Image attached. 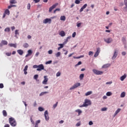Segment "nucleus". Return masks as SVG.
<instances>
[{
	"label": "nucleus",
	"instance_id": "1",
	"mask_svg": "<svg viewBox=\"0 0 127 127\" xmlns=\"http://www.w3.org/2000/svg\"><path fill=\"white\" fill-rule=\"evenodd\" d=\"M9 123L11 127L16 126V121H15V119L12 117L9 118Z\"/></svg>",
	"mask_w": 127,
	"mask_h": 127
},
{
	"label": "nucleus",
	"instance_id": "2",
	"mask_svg": "<svg viewBox=\"0 0 127 127\" xmlns=\"http://www.w3.org/2000/svg\"><path fill=\"white\" fill-rule=\"evenodd\" d=\"M92 71L93 73L95 74V75H102V74L104 73L103 71H99L96 69H93Z\"/></svg>",
	"mask_w": 127,
	"mask_h": 127
},
{
	"label": "nucleus",
	"instance_id": "3",
	"mask_svg": "<svg viewBox=\"0 0 127 127\" xmlns=\"http://www.w3.org/2000/svg\"><path fill=\"white\" fill-rule=\"evenodd\" d=\"M80 83H76L73 85V86L70 88L69 90H74V89H76V88H78L79 86H80Z\"/></svg>",
	"mask_w": 127,
	"mask_h": 127
},
{
	"label": "nucleus",
	"instance_id": "4",
	"mask_svg": "<svg viewBox=\"0 0 127 127\" xmlns=\"http://www.w3.org/2000/svg\"><path fill=\"white\" fill-rule=\"evenodd\" d=\"M41 70H44V65L42 64L38 65L37 71H41Z\"/></svg>",
	"mask_w": 127,
	"mask_h": 127
},
{
	"label": "nucleus",
	"instance_id": "5",
	"mask_svg": "<svg viewBox=\"0 0 127 127\" xmlns=\"http://www.w3.org/2000/svg\"><path fill=\"white\" fill-rule=\"evenodd\" d=\"M58 3H56L55 4H53L51 7H50L49 10V12H51V11H52V10L54 9V8H55V7H56V6L58 5Z\"/></svg>",
	"mask_w": 127,
	"mask_h": 127
},
{
	"label": "nucleus",
	"instance_id": "6",
	"mask_svg": "<svg viewBox=\"0 0 127 127\" xmlns=\"http://www.w3.org/2000/svg\"><path fill=\"white\" fill-rule=\"evenodd\" d=\"M100 52H101V49L100 48H97V51L94 54V57H98V56H99V54H100Z\"/></svg>",
	"mask_w": 127,
	"mask_h": 127
},
{
	"label": "nucleus",
	"instance_id": "7",
	"mask_svg": "<svg viewBox=\"0 0 127 127\" xmlns=\"http://www.w3.org/2000/svg\"><path fill=\"white\" fill-rule=\"evenodd\" d=\"M44 80L43 81L42 83L44 85H47V82H48V78H47V76L45 75L44 76Z\"/></svg>",
	"mask_w": 127,
	"mask_h": 127
},
{
	"label": "nucleus",
	"instance_id": "8",
	"mask_svg": "<svg viewBox=\"0 0 127 127\" xmlns=\"http://www.w3.org/2000/svg\"><path fill=\"white\" fill-rule=\"evenodd\" d=\"M43 23L46 24V23H51V19L50 18H46L43 21Z\"/></svg>",
	"mask_w": 127,
	"mask_h": 127
},
{
	"label": "nucleus",
	"instance_id": "9",
	"mask_svg": "<svg viewBox=\"0 0 127 127\" xmlns=\"http://www.w3.org/2000/svg\"><path fill=\"white\" fill-rule=\"evenodd\" d=\"M91 101L89 100L88 99H85V102H84V104L86 105V106L88 107V106L91 105Z\"/></svg>",
	"mask_w": 127,
	"mask_h": 127
},
{
	"label": "nucleus",
	"instance_id": "10",
	"mask_svg": "<svg viewBox=\"0 0 127 127\" xmlns=\"http://www.w3.org/2000/svg\"><path fill=\"white\" fill-rule=\"evenodd\" d=\"M104 41L106 42V43H111V42H113V39L112 38H109L106 39H104Z\"/></svg>",
	"mask_w": 127,
	"mask_h": 127
},
{
	"label": "nucleus",
	"instance_id": "11",
	"mask_svg": "<svg viewBox=\"0 0 127 127\" xmlns=\"http://www.w3.org/2000/svg\"><path fill=\"white\" fill-rule=\"evenodd\" d=\"M44 116L46 121H48L49 120V117H48V111H46L45 112Z\"/></svg>",
	"mask_w": 127,
	"mask_h": 127
},
{
	"label": "nucleus",
	"instance_id": "12",
	"mask_svg": "<svg viewBox=\"0 0 127 127\" xmlns=\"http://www.w3.org/2000/svg\"><path fill=\"white\" fill-rule=\"evenodd\" d=\"M2 45H7V41L5 40H2L0 44V46H2Z\"/></svg>",
	"mask_w": 127,
	"mask_h": 127
},
{
	"label": "nucleus",
	"instance_id": "13",
	"mask_svg": "<svg viewBox=\"0 0 127 127\" xmlns=\"http://www.w3.org/2000/svg\"><path fill=\"white\" fill-rule=\"evenodd\" d=\"M87 6H88V4H85L84 5H83V6L80 9V12H82V11H83L84 9H85V8L87 7Z\"/></svg>",
	"mask_w": 127,
	"mask_h": 127
},
{
	"label": "nucleus",
	"instance_id": "14",
	"mask_svg": "<svg viewBox=\"0 0 127 127\" xmlns=\"http://www.w3.org/2000/svg\"><path fill=\"white\" fill-rule=\"evenodd\" d=\"M32 54V51L31 50H29L28 51V54L25 56V57H28V56H30Z\"/></svg>",
	"mask_w": 127,
	"mask_h": 127
},
{
	"label": "nucleus",
	"instance_id": "15",
	"mask_svg": "<svg viewBox=\"0 0 127 127\" xmlns=\"http://www.w3.org/2000/svg\"><path fill=\"white\" fill-rule=\"evenodd\" d=\"M27 69H28V65H26L23 69L25 75H26L27 74V71H27Z\"/></svg>",
	"mask_w": 127,
	"mask_h": 127
},
{
	"label": "nucleus",
	"instance_id": "16",
	"mask_svg": "<svg viewBox=\"0 0 127 127\" xmlns=\"http://www.w3.org/2000/svg\"><path fill=\"white\" fill-rule=\"evenodd\" d=\"M121 111H122V109H121V108L118 109L114 114V117H116V116H117L119 114V113H120V112H121Z\"/></svg>",
	"mask_w": 127,
	"mask_h": 127
},
{
	"label": "nucleus",
	"instance_id": "17",
	"mask_svg": "<svg viewBox=\"0 0 127 127\" xmlns=\"http://www.w3.org/2000/svg\"><path fill=\"white\" fill-rule=\"evenodd\" d=\"M127 78V74H124L123 76L120 77L121 81H124L125 79Z\"/></svg>",
	"mask_w": 127,
	"mask_h": 127
},
{
	"label": "nucleus",
	"instance_id": "18",
	"mask_svg": "<svg viewBox=\"0 0 127 127\" xmlns=\"http://www.w3.org/2000/svg\"><path fill=\"white\" fill-rule=\"evenodd\" d=\"M17 52L18 53L19 55H23V51L22 50H18Z\"/></svg>",
	"mask_w": 127,
	"mask_h": 127
},
{
	"label": "nucleus",
	"instance_id": "19",
	"mask_svg": "<svg viewBox=\"0 0 127 127\" xmlns=\"http://www.w3.org/2000/svg\"><path fill=\"white\" fill-rule=\"evenodd\" d=\"M117 56H118V54L117 53V51H115L114 54L112 57V59H116L117 58Z\"/></svg>",
	"mask_w": 127,
	"mask_h": 127
},
{
	"label": "nucleus",
	"instance_id": "20",
	"mask_svg": "<svg viewBox=\"0 0 127 127\" xmlns=\"http://www.w3.org/2000/svg\"><path fill=\"white\" fill-rule=\"evenodd\" d=\"M122 41L123 44H127V40L126 39V38L123 37L122 38Z\"/></svg>",
	"mask_w": 127,
	"mask_h": 127
},
{
	"label": "nucleus",
	"instance_id": "21",
	"mask_svg": "<svg viewBox=\"0 0 127 127\" xmlns=\"http://www.w3.org/2000/svg\"><path fill=\"white\" fill-rule=\"evenodd\" d=\"M8 46H10V47H14V48H16V44H9Z\"/></svg>",
	"mask_w": 127,
	"mask_h": 127
},
{
	"label": "nucleus",
	"instance_id": "22",
	"mask_svg": "<svg viewBox=\"0 0 127 127\" xmlns=\"http://www.w3.org/2000/svg\"><path fill=\"white\" fill-rule=\"evenodd\" d=\"M2 114H3V117H7V113L6 112V111L3 110Z\"/></svg>",
	"mask_w": 127,
	"mask_h": 127
},
{
	"label": "nucleus",
	"instance_id": "23",
	"mask_svg": "<svg viewBox=\"0 0 127 127\" xmlns=\"http://www.w3.org/2000/svg\"><path fill=\"white\" fill-rule=\"evenodd\" d=\"M60 35H61V36H65V32H64V31H61V32L60 33Z\"/></svg>",
	"mask_w": 127,
	"mask_h": 127
},
{
	"label": "nucleus",
	"instance_id": "24",
	"mask_svg": "<svg viewBox=\"0 0 127 127\" xmlns=\"http://www.w3.org/2000/svg\"><path fill=\"white\" fill-rule=\"evenodd\" d=\"M61 20H63V21H65L66 20V17L65 16H61L60 18Z\"/></svg>",
	"mask_w": 127,
	"mask_h": 127
},
{
	"label": "nucleus",
	"instance_id": "25",
	"mask_svg": "<svg viewBox=\"0 0 127 127\" xmlns=\"http://www.w3.org/2000/svg\"><path fill=\"white\" fill-rule=\"evenodd\" d=\"M75 112H76V113H78V116H80V115H81V114H82V111L80 109H77V110H75Z\"/></svg>",
	"mask_w": 127,
	"mask_h": 127
},
{
	"label": "nucleus",
	"instance_id": "26",
	"mask_svg": "<svg viewBox=\"0 0 127 127\" xmlns=\"http://www.w3.org/2000/svg\"><path fill=\"white\" fill-rule=\"evenodd\" d=\"M124 4L126 6L124 8L127 9V0H124Z\"/></svg>",
	"mask_w": 127,
	"mask_h": 127
},
{
	"label": "nucleus",
	"instance_id": "27",
	"mask_svg": "<svg viewBox=\"0 0 127 127\" xmlns=\"http://www.w3.org/2000/svg\"><path fill=\"white\" fill-rule=\"evenodd\" d=\"M126 97V92H123L121 94V98H125Z\"/></svg>",
	"mask_w": 127,
	"mask_h": 127
},
{
	"label": "nucleus",
	"instance_id": "28",
	"mask_svg": "<svg viewBox=\"0 0 127 127\" xmlns=\"http://www.w3.org/2000/svg\"><path fill=\"white\" fill-rule=\"evenodd\" d=\"M93 92L92 91H88L85 93V96H90V95H91L92 94Z\"/></svg>",
	"mask_w": 127,
	"mask_h": 127
},
{
	"label": "nucleus",
	"instance_id": "29",
	"mask_svg": "<svg viewBox=\"0 0 127 127\" xmlns=\"http://www.w3.org/2000/svg\"><path fill=\"white\" fill-rule=\"evenodd\" d=\"M113 95V93L111 92H107L106 93V96L108 97H110V96H112Z\"/></svg>",
	"mask_w": 127,
	"mask_h": 127
},
{
	"label": "nucleus",
	"instance_id": "30",
	"mask_svg": "<svg viewBox=\"0 0 127 127\" xmlns=\"http://www.w3.org/2000/svg\"><path fill=\"white\" fill-rule=\"evenodd\" d=\"M5 32H9L10 31V28L9 27H7L4 29Z\"/></svg>",
	"mask_w": 127,
	"mask_h": 127
},
{
	"label": "nucleus",
	"instance_id": "31",
	"mask_svg": "<svg viewBox=\"0 0 127 127\" xmlns=\"http://www.w3.org/2000/svg\"><path fill=\"white\" fill-rule=\"evenodd\" d=\"M45 94H48V92H41L39 96H43V95H45Z\"/></svg>",
	"mask_w": 127,
	"mask_h": 127
},
{
	"label": "nucleus",
	"instance_id": "32",
	"mask_svg": "<svg viewBox=\"0 0 127 127\" xmlns=\"http://www.w3.org/2000/svg\"><path fill=\"white\" fill-rule=\"evenodd\" d=\"M10 3L11 4H13L14 3H16V1L15 0H11L10 1Z\"/></svg>",
	"mask_w": 127,
	"mask_h": 127
},
{
	"label": "nucleus",
	"instance_id": "33",
	"mask_svg": "<svg viewBox=\"0 0 127 127\" xmlns=\"http://www.w3.org/2000/svg\"><path fill=\"white\" fill-rule=\"evenodd\" d=\"M84 74L83 73H82L79 76V79L80 80H83V78H84Z\"/></svg>",
	"mask_w": 127,
	"mask_h": 127
},
{
	"label": "nucleus",
	"instance_id": "34",
	"mask_svg": "<svg viewBox=\"0 0 127 127\" xmlns=\"http://www.w3.org/2000/svg\"><path fill=\"white\" fill-rule=\"evenodd\" d=\"M17 34H19V33H18V30H16L15 31V37H17Z\"/></svg>",
	"mask_w": 127,
	"mask_h": 127
},
{
	"label": "nucleus",
	"instance_id": "35",
	"mask_svg": "<svg viewBox=\"0 0 127 127\" xmlns=\"http://www.w3.org/2000/svg\"><path fill=\"white\" fill-rule=\"evenodd\" d=\"M5 14H7V15H9V10L8 9H6L5 10Z\"/></svg>",
	"mask_w": 127,
	"mask_h": 127
},
{
	"label": "nucleus",
	"instance_id": "36",
	"mask_svg": "<svg viewBox=\"0 0 127 127\" xmlns=\"http://www.w3.org/2000/svg\"><path fill=\"white\" fill-rule=\"evenodd\" d=\"M29 46V45H28V44L27 43H25L23 44V47L24 48H27V47H28Z\"/></svg>",
	"mask_w": 127,
	"mask_h": 127
},
{
	"label": "nucleus",
	"instance_id": "37",
	"mask_svg": "<svg viewBox=\"0 0 127 127\" xmlns=\"http://www.w3.org/2000/svg\"><path fill=\"white\" fill-rule=\"evenodd\" d=\"M84 57V56H80L78 57H73L74 59H80V58H83Z\"/></svg>",
	"mask_w": 127,
	"mask_h": 127
},
{
	"label": "nucleus",
	"instance_id": "38",
	"mask_svg": "<svg viewBox=\"0 0 127 127\" xmlns=\"http://www.w3.org/2000/svg\"><path fill=\"white\" fill-rule=\"evenodd\" d=\"M60 55H61V53L60 52H58L56 54V57H59L60 56Z\"/></svg>",
	"mask_w": 127,
	"mask_h": 127
},
{
	"label": "nucleus",
	"instance_id": "39",
	"mask_svg": "<svg viewBox=\"0 0 127 127\" xmlns=\"http://www.w3.org/2000/svg\"><path fill=\"white\" fill-rule=\"evenodd\" d=\"M109 65L107 64H104L102 66V68H108V67H109Z\"/></svg>",
	"mask_w": 127,
	"mask_h": 127
},
{
	"label": "nucleus",
	"instance_id": "40",
	"mask_svg": "<svg viewBox=\"0 0 127 127\" xmlns=\"http://www.w3.org/2000/svg\"><path fill=\"white\" fill-rule=\"evenodd\" d=\"M38 110L40 112H43L44 111V109L42 107H39Z\"/></svg>",
	"mask_w": 127,
	"mask_h": 127
},
{
	"label": "nucleus",
	"instance_id": "41",
	"mask_svg": "<svg viewBox=\"0 0 127 127\" xmlns=\"http://www.w3.org/2000/svg\"><path fill=\"white\" fill-rule=\"evenodd\" d=\"M108 110V108L104 107L101 109L102 112H105V111H107Z\"/></svg>",
	"mask_w": 127,
	"mask_h": 127
},
{
	"label": "nucleus",
	"instance_id": "42",
	"mask_svg": "<svg viewBox=\"0 0 127 127\" xmlns=\"http://www.w3.org/2000/svg\"><path fill=\"white\" fill-rule=\"evenodd\" d=\"M38 78V74H36L34 76V79H35V80H37Z\"/></svg>",
	"mask_w": 127,
	"mask_h": 127
},
{
	"label": "nucleus",
	"instance_id": "43",
	"mask_svg": "<svg viewBox=\"0 0 127 127\" xmlns=\"http://www.w3.org/2000/svg\"><path fill=\"white\" fill-rule=\"evenodd\" d=\"M52 63V61H49L46 63V64L48 65V64H51Z\"/></svg>",
	"mask_w": 127,
	"mask_h": 127
},
{
	"label": "nucleus",
	"instance_id": "44",
	"mask_svg": "<svg viewBox=\"0 0 127 127\" xmlns=\"http://www.w3.org/2000/svg\"><path fill=\"white\" fill-rule=\"evenodd\" d=\"M80 2V0H75V3H76V4H79Z\"/></svg>",
	"mask_w": 127,
	"mask_h": 127
},
{
	"label": "nucleus",
	"instance_id": "45",
	"mask_svg": "<svg viewBox=\"0 0 127 127\" xmlns=\"http://www.w3.org/2000/svg\"><path fill=\"white\" fill-rule=\"evenodd\" d=\"M58 105V102H57L56 103L53 105L54 109H55V108L57 107Z\"/></svg>",
	"mask_w": 127,
	"mask_h": 127
},
{
	"label": "nucleus",
	"instance_id": "46",
	"mask_svg": "<svg viewBox=\"0 0 127 127\" xmlns=\"http://www.w3.org/2000/svg\"><path fill=\"white\" fill-rule=\"evenodd\" d=\"M93 54H94V53H93V52H92V51H89L88 53V55L89 56L91 55L92 56Z\"/></svg>",
	"mask_w": 127,
	"mask_h": 127
},
{
	"label": "nucleus",
	"instance_id": "47",
	"mask_svg": "<svg viewBox=\"0 0 127 127\" xmlns=\"http://www.w3.org/2000/svg\"><path fill=\"white\" fill-rule=\"evenodd\" d=\"M31 5H30V3H28L27 5V9H30V7H31Z\"/></svg>",
	"mask_w": 127,
	"mask_h": 127
},
{
	"label": "nucleus",
	"instance_id": "48",
	"mask_svg": "<svg viewBox=\"0 0 127 127\" xmlns=\"http://www.w3.org/2000/svg\"><path fill=\"white\" fill-rule=\"evenodd\" d=\"M5 55H6V56H10L11 55V53H6Z\"/></svg>",
	"mask_w": 127,
	"mask_h": 127
},
{
	"label": "nucleus",
	"instance_id": "49",
	"mask_svg": "<svg viewBox=\"0 0 127 127\" xmlns=\"http://www.w3.org/2000/svg\"><path fill=\"white\" fill-rule=\"evenodd\" d=\"M81 126V122H78L76 124V127H80Z\"/></svg>",
	"mask_w": 127,
	"mask_h": 127
},
{
	"label": "nucleus",
	"instance_id": "50",
	"mask_svg": "<svg viewBox=\"0 0 127 127\" xmlns=\"http://www.w3.org/2000/svg\"><path fill=\"white\" fill-rule=\"evenodd\" d=\"M81 64H82V62L80 61L75 65V66H79V65H81Z\"/></svg>",
	"mask_w": 127,
	"mask_h": 127
},
{
	"label": "nucleus",
	"instance_id": "51",
	"mask_svg": "<svg viewBox=\"0 0 127 127\" xmlns=\"http://www.w3.org/2000/svg\"><path fill=\"white\" fill-rule=\"evenodd\" d=\"M59 46H60V47H61V48H63L64 47V44H59Z\"/></svg>",
	"mask_w": 127,
	"mask_h": 127
},
{
	"label": "nucleus",
	"instance_id": "52",
	"mask_svg": "<svg viewBox=\"0 0 127 127\" xmlns=\"http://www.w3.org/2000/svg\"><path fill=\"white\" fill-rule=\"evenodd\" d=\"M60 75H61V73H60V72H58L56 74L57 77H59V76H60Z\"/></svg>",
	"mask_w": 127,
	"mask_h": 127
},
{
	"label": "nucleus",
	"instance_id": "53",
	"mask_svg": "<svg viewBox=\"0 0 127 127\" xmlns=\"http://www.w3.org/2000/svg\"><path fill=\"white\" fill-rule=\"evenodd\" d=\"M30 121L32 124H33V125H34V121H33V120H32V117L30 118Z\"/></svg>",
	"mask_w": 127,
	"mask_h": 127
},
{
	"label": "nucleus",
	"instance_id": "54",
	"mask_svg": "<svg viewBox=\"0 0 127 127\" xmlns=\"http://www.w3.org/2000/svg\"><path fill=\"white\" fill-rule=\"evenodd\" d=\"M83 107H87L86 105L85 104V103H83V104L82 105H81L79 106L80 108H83Z\"/></svg>",
	"mask_w": 127,
	"mask_h": 127
},
{
	"label": "nucleus",
	"instance_id": "55",
	"mask_svg": "<svg viewBox=\"0 0 127 127\" xmlns=\"http://www.w3.org/2000/svg\"><path fill=\"white\" fill-rule=\"evenodd\" d=\"M48 53L49 54H52V53H53V51H52V50H50L48 51Z\"/></svg>",
	"mask_w": 127,
	"mask_h": 127
},
{
	"label": "nucleus",
	"instance_id": "56",
	"mask_svg": "<svg viewBox=\"0 0 127 127\" xmlns=\"http://www.w3.org/2000/svg\"><path fill=\"white\" fill-rule=\"evenodd\" d=\"M113 83V82L112 81H109V82H106V85H111V84H112Z\"/></svg>",
	"mask_w": 127,
	"mask_h": 127
},
{
	"label": "nucleus",
	"instance_id": "57",
	"mask_svg": "<svg viewBox=\"0 0 127 127\" xmlns=\"http://www.w3.org/2000/svg\"><path fill=\"white\" fill-rule=\"evenodd\" d=\"M2 88H3V84L0 83V88L2 89Z\"/></svg>",
	"mask_w": 127,
	"mask_h": 127
},
{
	"label": "nucleus",
	"instance_id": "58",
	"mask_svg": "<svg viewBox=\"0 0 127 127\" xmlns=\"http://www.w3.org/2000/svg\"><path fill=\"white\" fill-rule=\"evenodd\" d=\"M38 124H40V120L37 121L35 123L36 125H37V124L38 125Z\"/></svg>",
	"mask_w": 127,
	"mask_h": 127
},
{
	"label": "nucleus",
	"instance_id": "59",
	"mask_svg": "<svg viewBox=\"0 0 127 127\" xmlns=\"http://www.w3.org/2000/svg\"><path fill=\"white\" fill-rule=\"evenodd\" d=\"M122 55H123V56H126V54H127V53H126V52H123L122 53Z\"/></svg>",
	"mask_w": 127,
	"mask_h": 127
},
{
	"label": "nucleus",
	"instance_id": "60",
	"mask_svg": "<svg viewBox=\"0 0 127 127\" xmlns=\"http://www.w3.org/2000/svg\"><path fill=\"white\" fill-rule=\"evenodd\" d=\"M81 24H82V23H79L77 24V27H80L81 26Z\"/></svg>",
	"mask_w": 127,
	"mask_h": 127
},
{
	"label": "nucleus",
	"instance_id": "61",
	"mask_svg": "<svg viewBox=\"0 0 127 127\" xmlns=\"http://www.w3.org/2000/svg\"><path fill=\"white\" fill-rule=\"evenodd\" d=\"M75 36H76V32H74L72 34V37H75Z\"/></svg>",
	"mask_w": 127,
	"mask_h": 127
},
{
	"label": "nucleus",
	"instance_id": "62",
	"mask_svg": "<svg viewBox=\"0 0 127 127\" xmlns=\"http://www.w3.org/2000/svg\"><path fill=\"white\" fill-rule=\"evenodd\" d=\"M89 126H92L93 125V122L90 121L89 122Z\"/></svg>",
	"mask_w": 127,
	"mask_h": 127
},
{
	"label": "nucleus",
	"instance_id": "63",
	"mask_svg": "<svg viewBox=\"0 0 127 127\" xmlns=\"http://www.w3.org/2000/svg\"><path fill=\"white\" fill-rule=\"evenodd\" d=\"M33 67L34 68H38V65H34Z\"/></svg>",
	"mask_w": 127,
	"mask_h": 127
},
{
	"label": "nucleus",
	"instance_id": "64",
	"mask_svg": "<svg viewBox=\"0 0 127 127\" xmlns=\"http://www.w3.org/2000/svg\"><path fill=\"white\" fill-rule=\"evenodd\" d=\"M4 127H9V125L8 124H6V125H5Z\"/></svg>",
	"mask_w": 127,
	"mask_h": 127
}]
</instances>
